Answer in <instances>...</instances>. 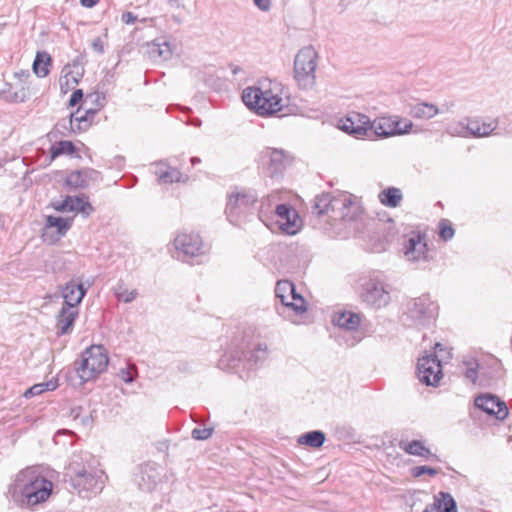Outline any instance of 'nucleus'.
<instances>
[{"instance_id":"15","label":"nucleus","mask_w":512,"mask_h":512,"mask_svg":"<svg viewBox=\"0 0 512 512\" xmlns=\"http://www.w3.org/2000/svg\"><path fill=\"white\" fill-rule=\"evenodd\" d=\"M84 75V67L78 62L66 64L59 78L60 90L63 94L75 89Z\"/></svg>"},{"instance_id":"18","label":"nucleus","mask_w":512,"mask_h":512,"mask_svg":"<svg viewBox=\"0 0 512 512\" xmlns=\"http://www.w3.org/2000/svg\"><path fill=\"white\" fill-rule=\"evenodd\" d=\"M154 173L157 176L159 184H172L185 182L187 180V176L167 161H159L155 163Z\"/></svg>"},{"instance_id":"41","label":"nucleus","mask_w":512,"mask_h":512,"mask_svg":"<svg viewBox=\"0 0 512 512\" xmlns=\"http://www.w3.org/2000/svg\"><path fill=\"white\" fill-rule=\"evenodd\" d=\"M416 239L411 236L407 240H405L402 244V248L400 252L403 254V257L408 261H414L416 259Z\"/></svg>"},{"instance_id":"23","label":"nucleus","mask_w":512,"mask_h":512,"mask_svg":"<svg viewBox=\"0 0 512 512\" xmlns=\"http://www.w3.org/2000/svg\"><path fill=\"white\" fill-rule=\"evenodd\" d=\"M498 126L496 119L469 118V138L490 136Z\"/></svg>"},{"instance_id":"51","label":"nucleus","mask_w":512,"mask_h":512,"mask_svg":"<svg viewBox=\"0 0 512 512\" xmlns=\"http://www.w3.org/2000/svg\"><path fill=\"white\" fill-rule=\"evenodd\" d=\"M4 93L6 94L5 99L10 102H23L25 99L24 93H22L21 95L18 92H4Z\"/></svg>"},{"instance_id":"55","label":"nucleus","mask_w":512,"mask_h":512,"mask_svg":"<svg viewBox=\"0 0 512 512\" xmlns=\"http://www.w3.org/2000/svg\"><path fill=\"white\" fill-rule=\"evenodd\" d=\"M92 46H93L94 50H96L100 53L103 52V46H102L100 39L94 40Z\"/></svg>"},{"instance_id":"16","label":"nucleus","mask_w":512,"mask_h":512,"mask_svg":"<svg viewBox=\"0 0 512 512\" xmlns=\"http://www.w3.org/2000/svg\"><path fill=\"white\" fill-rule=\"evenodd\" d=\"M475 405L488 415L496 419L504 420L508 415V408L505 402L493 395H480L475 399Z\"/></svg>"},{"instance_id":"19","label":"nucleus","mask_w":512,"mask_h":512,"mask_svg":"<svg viewBox=\"0 0 512 512\" xmlns=\"http://www.w3.org/2000/svg\"><path fill=\"white\" fill-rule=\"evenodd\" d=\"M175 45L165 39H156L147 45V54L154 62H162L171 59Z\"/></svg>"},{"instance_id":"45","label":"nucleus","mask_w":512,"mask_h":512,"mask_svg":"<svg viewBox=\"0 0 512 512\" xmlns=\"http://www.w3.org/2000/svg\"><path fill=\"white\" fill-rule=\"evenodd\" d=\"M211 428H195L192 430V437L195 440H206L212 435Z\"/></svg>"},{"instance_id":"58","label":"nucleus","mask_w":512,"mask_h":512,"mask_svg":"<svg viewBox=\"0 0 512 512\" xmlns=\"http://www.w3.org/2000/svg\"><path fill=\"white\" fill-rule=\"evenodd\" d=\"M417 241H418V245L422 244L424 247L427 246L426 242H423L422 236L419 233H418Z\"/></svg>"},{"instance_id":"20","label":"nucleus","mask_w":512,"mask_h":512,"mask_svg":"<svg viewBox=\"0 0 512 512\" xmlns=\"http://www.w3.org/2000/svg\"><path fill=\"white\" fill-rule=\"evenodd\" d=\"M85 294L86 289L83 287V284L80 281L73 279L67 282L61 290V295L64 299L63 306L78 308Z\"/></svg>"},{"instance_id":"36","label":"nucleus","mask_w":512,"mask_h":512,"mask_svg":"<svg viewBox=\"0 0 512 512\" xmlns=\"http://www.w3.org/2000/svg\"><path fill=\"white\" fill-rule=\"evenodd\" d=\"M334 197L330 194H321L315 198L313 210L318 215L331 212L333 214Z\"/></svg>"},{"instance_id":"13","label":"nucleus","mask_w":512,"mask_h":512,"mask_svg":"<svg viewBox=\"0 0 512 512\" xmlns=\"http://www.w3.org/2000/svg\"><path fill=\"white\" fill-rule=\"evenodd\" d=\"M362 300L368 305L381 308L390 302V293L386 285L378 279H370L363 285Z\"/></svg>"},{"instance_id":"48","label":"nucleus","mask_w":512,"mask_h":512,"mask_svg":"<svg viewBox=\"0 0 512 512\" xmlns=\"http://www.w3.org/2000/svg\"><path fill=\"white\" fill-rule=\"evenodd\" d=\"M399 446L406 453L411 454V455H416V441L415 440H413L411 442L402 440V441H400Z\"/></svg>"},{"instance_id":"33","label":"nucleus","mask_w":512,"mask_h":512,"mask_svg":"<svg viewBox=\"0 0 512 512\" xmlns=\"http://www.w3.org/2000/svg\"><path fill=\"white\" fill-rule=\"evenodd\" d=\"M325 441V434L321 431L315 430L301 435L298 438L300 445L309 446L312 448H319Z\"/></svg>"},{"instance_id":"32","label":"nucleus","mask_w":512,"mask_h":512,"mask_svg":"<svg viewBox=\"0 0 512 512\" xmlns=\"http://www.w3.org/2000/svg\"><path fill=\"white\" fill-rule=\"evenodd\" d=\"M469 118L450 122L446 127V133L453 137L469 138Z\"/></svg>"},{"instance_id":"26","label":"nucleus","mask_w":512,"mask_h":512,"mask_svg":"<svg viewBox=\"0 0 512 512\" xmlns=\"http://www.w3.org/2000/svg\"><path fill=\"white\" fill-rule=\"evenodd\" d=\"M161 473L158 468L151 464L141 467L138 485L142 490L151 491L156 488Z\"/></svg>"},{"instance_id":"52","label":"nucleus","mask_w":512,"mask_h":512,"mask_svg":"<svg viewBox=\"0 0 512 512\" xmlns=\"http://www.w3.org/2000/svg\"><path fill=\"white\" fill-rule=\"evenodd\" d=\"M136 19L137 17L132 12H125L122 14V21L127 25L134 24Z\"/></svg>"},{"instance_id":"35","label":"nucleus","mask_w":512,"mask_h":512,"mask_svg":"<svg viewBox=\"0 0 512 512\" xmlns=\"http://www.w3.org/2000/svg\"><path fill=\"white\" fill-rule=\"evenodd\" d=\"M113 292L115 297L124 303H131L138 297L137 289H129L123 282L117 283Z\"/></svg>"},{"instance_id":"29","label":"nucleus","mask_w":512,"mask_h":512,"mask_svg":"<svg viewBox=\"0 0 512 512\" xmlns=\"http://www.w3.org/2000/svg\"><path fill=\"white\" fill-rule=\"evenodd\" d=\"M377 198L383 206L397 208L401 205L403 194L397 187H387L378 193Z\"/></svg>"},{"instance_id":"30","label":"nucleus","mask_w":512,"mask_h":512,"mask_svg":"<svg viewBox=\"0 0 512 512\" xmlns=\"http://www.w3.org/2000/svg\"><path fill=\"white\" fill-rule=\"evenodd\" d=\"M51 56L45 51H38L33 62V72L38 77H46L50 72Z\"/></svg>"},{"instance_id":"47","label":"nucleus","mask_w":512,"mask_h":512,"mask_svg":"<svg viewBox=\"0 0 512 512\" xmlns=\"http://www.w3.org/2000/svg\"><path fill=\"white\" fill-rule=\"evenodd\" d=\"M440 472V468L429 467L425 465H418V478L423 475H429L430 477H435Z\"/></svg>"},{"instance_id":"4","label":"nucleus","mask_w":512,"mask_h":512,"mask_svg":"<svg viewBox=\"0 0 512 512\" xmlns=\"http://www.w3.org/2000/svg\"><path fill=\"white\" fill-rule=\"evenodd\" d=\"M172 247V256L182 262H191L206 252L201 236L193 231H180L176 233Z\"/></svg>"},{"instance_id":"44","label":"nucleus","mask_w":512,"mask_h":512,"mask_svg":"<svg viewBox=\"0 0 512 512\" xmlns=\"http://www.w3.org/2000/svg\"><path fill=\"white\" fill-rule=\"evenodd\" d=\"M136 374H137L136 368L131 365L124 369H121L119 372L120 378L126 383L133 382Z\"/></svg>"},{"instance_id":"56","label":"nucleus","mask_w":512,"mask_h":512,"mask_svg":"<svg viewBox=\"0 0 512 512\" xmlns=\"http://www.w3.org/2000/svg\"><path fill=\"white\" fill-rule=\"evenodd\" d=\"M81 4L85 7H93L97 4V0H80Z\"/></svg>"},{"instance_id":"42","label":"nucleus","mask_w":512,"mask_h":512,"mask_svg":"<svg viewBox=\"0 0 512 512\" xmlns=\"http://www.w3.org/2000/svg\"><path fill=\"white\" fill-rule=\"evenodd\" d=\"M439 237L443 241H449L454 237L455 231L447 219L440 220L438 224Z\"/></svg>"},{"instance_id":"10","label":"nucleus","mask_w":512,"mask_h":512,"mask_svg":"<svg viewBox=\"0 0 512 512\" xmlns=\"http://www.w3.org/2000/svg\"><path fill=\"white\" fill-rule=\"evenodd\" d=\"M362 213L358 199L349 193H341L334 196L333 218H341L345 221H354Z\"/></svg>"},{"instance_id":"8","label":"nucleus","mask_w":512,"mask_h":512,"mask_svg":"<svg viewBox=\"0 0 512 512\" xmlns=\"http://www.w3.org/2000/svg\"><path fill=\"white\" fill-rule=\"evenodd\" d=\"M434 352L418 358V379L427 386H437L443 377L441 360L437 352L444 351L442 344H434Z\"/></svg>"},{"instance_id":"27","label":"nucleus","mask_w":512,"mask_h":512,"mask_svg":"<svg viewBox=\"0 0 512 512\" xmlns=\"http://www.w3.org/2000/svg\"><path fill=\"white\" fill-rule=\"evenodd\" d=\"M269 157V170L272 176L282 173L286 166L290 163V156L281 149H267Z\"/></svg>"},{"instance_id":"7","label":"nucleus","mask_w":512,"mask_h":512,"mask_svg":"<svg viewBox=\"0 0 512 512\" xmlns=\"http://www.w3.org/2000/svg\"><path fill=\"white\" fill-rule=\"evenodd\" d=\"M257 197L252 191L237 190L232 192L227 201L226 214L233 224H240L251 213Z\"/></svg>"},{"instance_id":"2","label":"nucleus","mask_w":512,"mask_h":512,"mask_svg":"<svg viewBox=\"0 0 512 512\" xmlns=\"http://www.w3.org/2000/svg\"><path fill=\"white\" fill-rule=\"evenodd\" d=\"M242 100L248 108L262 116L288 114L289 98L283 85L277 81L262 82L259 86L245 88Z\"/></svg>"},{"instance_id":"46","label":"nucleus","mask_w":512,"mask_h":512,"mask_svg":"<svg viewBox=\"0 0 512 512\" xmlns=\"http://www.w3.org/2000/svg\"><path fill=\"white\" fill-rule=\"evenodd\" d=\"M418 457H423L430 461H439L438 457L425 448L420 441H418Z\"/></svg>"},{"instance_id":"5","label":"nucleus","mask_w":512,"mask_h":512,"mask_svg":"<svg viewBox=\"0 0 512 512\" xmlns=\"http://www.w3.org/2000/svg\"><path fill=\"white\" fill-rule=\"evenodd\" d=\"M108 362L105 348L101 345H92L82 353V359L76 371L79 378L87 382L104 372Z\"/></svg>"},{"instance_id":"54","label":"nucleus","mask_w":512,"mask_h":512,"mask_svg":"<svg viewBox=\"0 0 512 512\" xmlns=\"http://www.w3.org/2000/svg\"><path fill=\"white\" fill-rule=\"evenodd\" d=\"M169 5L174 8H181L184 7V3L186 0H167Z\"/></svg>"},{"instance_id":"11","label":"nucleus","mask_w":512,"mask_h":512,"mask_svg":"<svg viewBox=\"0 0 512 512\" xmlns=\"http://www.w3.org/2000/svg\"><path fill=\"white\" fill-rule=\"evenodd\" d=\"M275 294L285 307L291 308L296 314L306 312V301L296 292L295 286L292 282L287 280L278 281L275 288Z\"/></svg>"},{"instance_id":"1","label":"nucleus","mask_w":512,"mask_h":512,"mask_svg":"<svg viewBox=\"0 0 512 512\" xmlns=\"http://www.w3.org/2000/svg\"><path fill=\"white\" fill-rule=\"evenodd\" d=\"M53 484L41 472L39 467H27L15 476L9 486L10 498L22 508H33L45 502L51 495Z\"/></svg>"},{"instance_id":"28","label":"nucleus","mask_w":512,"mask_h":512,"mask_svg":"<svg viewBox=\"0 0 512 512\" xmlns=\"http://www.w3.org/2000/svg\"><path fill=\"white\" fill-rule=\"evenodd\" d=\"M98 172L92 169H84L71 172L66 179L69 186L74 188H84L89 186L90 181L98 179Z\"/></svg>"},{"instance_id":"14","label":"nucleus","mask_w":512,"mask_h":512,"mask_svg":"<svg viewBox=\"0 0 512 512\" xmlns=\"http://www.w3.org/2000/svg\"><path fill=\"white\" fill-rule=\"evenodd\" d=\"M369 125L370 119L366 115L357 112H350L338 121V128L340 130L355 137L367 135Z\"/></svg>"},{"instance_id":"60","label":"nucleus","mask_w":512,"mask_h":512,"mask_svg":"<svg viewBox=\"0 0 512 512\" xmlns=\"http://www.w3.org/2000/svg\"><path fill=\"white\" fill-rule=\"evenodd\" d=\"M200 161H201V160H200V158H198V157H193V158H191V163H192L193 165H195V164H197V163H200Z\"/></svg>"},{"instance_id":"38","label":"nucleus","mask_w":512,"mask_h":512,"mask_svg":"<svg viewBox=\"0 0 512 512\" xmlns=\"http://www.w3.org/2000/svg\"><path fill=\"white\" fill-rule=\"evenodd\" d=\"M56 388H57V382L50 380L47 382L37 383V384L33 385L32 387L27 389L23 395L25 398H31L34 396H38L45 391H53Z\"/></svg>"},{"instance_id":"12","label":"nucleus","mask_w":512,"mask_h":512,"mask_svg":"<svg viewBox=\"0 0 512 512\" xmlns=\"http://www.w3.org/2000/svg\"><path fill=\"white\" fill-rule=\"evenodd\" d=\"M412 127V123L406 120H398L393 117H380L370 121L369 130L377 136L387 138L404 134Z\"/></svg>"},{"instance_id":"25","label":"nucleus","mask_w":512,"mask_h":512,"mask_svg":"<svg viewBox=\"0 0 512 512\" xmlns=\"http://www.w3.org/2000/svg\"><path fill=\"white\" fill-rule=\"evenodd\" d=\"M335 326L346 332H354L360 325V314L351 311L336 312L333 316Z\"/></svg>"},{"instance_id":"50","label":"nucleus","mask_w":512,"mask_h":512,"mask_svg":"<svg viewBox=\"0 0 512 512\" xmlns=\"http://www.w3.org/2000/svg\"><path fill=\"white\" fill-rule=\"evenodd\" d=\"M83 98V91L81 89H76L73 91L70 99H69V106L73 107L76 106Z\"/></svg>"},{"instance_id":"21","label":"nucleus","mask_w":512,"mask_h":512,"mask_svg":"<svg viewBox=\"0 0 512 512\" xmlns=\"http://www.w3.org/2000/svg\"><path fill=\"white\" fill-rule=\"evenodd\" d=\"M438 315V305L430 299L428 294L418 297V324L432 325Z\"/></svg>"},{"instance_id":"39","label":"nucleus","mask_w":512,"mask_h":512,"mask_svg":"<svg viewBox=\"0 0 512 512\" xmlns=\"http://www.w3.org/2000/svg\"><path fill=\"white\" fill-rule=\"evenodd\" d=\"M75 151L71 141H60L50 148L51 159H55L61 155H71Z\"/></svg>"},{"instance_id":"43","label":"nucleus","mask_w":512,"mask_h":512,"mask_svg":"<svg viewBox=\"0 0 512 512\" xmlns=\"http://www.w3.org/2000/svg\"><path fill=\"white\" fill-rule=\"evenodd\" d=\"M241 362L240 357H236L233 355V353H225L220 359H219V367L222 369H236Z\"/></svg>"},{"instance_id":"31","label":"nucleus","mask_w":512,"mask_h":512,"mask_svg":"<svg viewBox=\"0 0 512 512\" xmlns=\"http://www.w3.org/2000/svg\"><path fill=\"white\" fill-rule=\"evenodd\" d=\"M95 111L92 109H87L84 112H82L80 109H78L75 113L71 114L70 123L72 126V129L75 130L74 125L77 124L76 129L78 131L85 130L89 127L90 123L92 122Z\"/></svg>"},{"instance_id":"37","label":"nucleus","mask_w":512,"mask_h":512,"mask_svg":"<svg viewBox=\"0 0 512 512\" xmlns=\"http://www.w3.org/2000/svg\"><path fill=\"white\" fill-rule=\"evenodd\" d=\"M268 356V349L266 344H258L252 351L245 354V358L250 366H257L262 363Z\"/></svg>"},{"instance_id":"17","label":"nucleus","mask_w":512,"mask_h":512,"mask_svg":"<svg viewBox=\"0 0 512 512\" xmlns=\"http://www.w3.org/2000/svg\"><path fill=\"white\" fill-rule=\"evenodd\" d=\"M59 212H76L87 217L93 212V207L85 196H67L62 202L52 204Z\"/></svg>"},{"instance_id":"3","label":"nucleus","mask_w":512,"mask_h":512,"mask_svg":"<svg viewBox=\"0 0 512 512\" xmlns=\"http://www.w3.org/2000/svg\"><path fill=\"white\" fill-rule=\"evenodd\" d=\"M66 475L70 486L82 498L99 494L106 482L105 472L96 459L86 454L85 458L74 459L67 467Z\"/></svg>"},{"instance_id":"49","label":"nucleus","mask_w":512,"mask_h":512,"mask_svg":"<svg viewBox=\"0 0 512 512\" xmlns=\"http://www.w3.org/2000/svg\"><path fill=\"white\" fill-rule=\"evenodd\" d=\"M253 4L262 12H269L272 7V0H252Z\"/></svg>"},{"instance_id":"24","label":"nucleus","mask_w":512,"mask_h":512,"mask_svg":"<svg viewBox=\"0 0 512 512\" xmlns=\"http://www.w3.org/2000/svg\"><path fill=\"white\" fill-rule=\"evenodd\" d=\"M73 218H63V217H56V216H47L45 226H44V233L43 237H48V233L50 230L55 229L56 234L52 235V241H57L63 236L66 235V233L69 231V229L72 226Z\"/></svg>"},{"instance_id":"40","label":"nucleus","mask_w":512,"mask_h":512,"mask_svg":"<svg viewBox=\"0 0 512 512\" xmlns=\"http://www.w3.org/2000/svg\"><path fill=\"white\" fill-rule=\"evenodd\" d=\"M439 113L436 105L427 102H418V118L431 119Z\"/></svg>"},{"instance_id":"34","label":"nucleus","mask_w":512,"mask_h":512,"mask_svg":"<svg viewBox=\"0 0 512 512\" xmlns=\"http://www.w3.org/2000/svg\"><path fill=\"white\" fill-rule=\"evenodd\" d=\"M434 506L437 512H457L456 502L449 493H439Z\"/></svg>"},{"instance_id":"57","label":"nucleus","mask_w":512,"mask_h":512,"mask_svg":"<svg viewBox=\"0 0 512 512\" xmlns=\"http://www.w3.org/2000/svg\"><path fill=\"white\" fill-rule=\"evenodd\" d=\"M361 340V337H353L351 342L348 343L349 346H354L356 343H358Z\"/></svg>"},{"instance_id":"53","label":"nucleus","mask_w":512,"mask_h":512,"mask_svg":"<svg viewBox=\"0 0 512 512\" xmlns=\"http://www.w3.org/2000/svg\"><path fill=\"white\" fill-rule=\"evenodd\" d=\"M465 377L474 383L477 379V370L475 368L467 369L465 372Z\"/></svg>"},{"instance_id":"22","label":"nucleus","mask_w":512,"mask_h":512,"mask_svg":"<svg viewBox=\"0 0 512 512\" xmlns=\"http://www.w3.org/2000/svg\"><path fill=\"white\" fill-rule=\"evenodd\" d=\"M79 315V308L62 306L56 316V328L58 335H65L71 332L74 322Z\"/></svg>"},{"instance_id":"6","label":"nucleus","mask_w":512,"mask_h":512,"mask_svg":"<svg viewBox=\"0 0 512 512\" xmlns=\"http://www.w3.org/2000/svg\"><path fill=\"white\" fill-rule=\"evenodd\" d=\"M318 65V54L312 46L303 47L294 60V73L298 84L310 88L315 83V72Z\"/></svg>"},{"instance_id":"9","label":"nucleus","mask_w":512,"mask_h":512,"mask_svg":"<svg viewBox=\"0 0 512 512\" xmlns=\"http://www.w3.org/2000/svg\"><path fill=\"white\" fill-rule=\"evenodd\" d=\"M270 229L277 227L281 232L287 235H295L298 233L302 226L297 211L289 205L277 204L274 212V223L266 224Z\"/></svg>"},{"instance_id":"59","label":"nucleus","mask_w":512,"mask_h":512,"mask_svg":"<svg viewBox=\"0 0 512 512\" xmlns=\"http://www.w3.org/2000/svg\"><path fill=\"white\" fill-rule=\"evenodd\" d=\"M423 512H437V510H436L435 506L433 505L430 508L427 507Z\"/></svg>"}]
</instances>
